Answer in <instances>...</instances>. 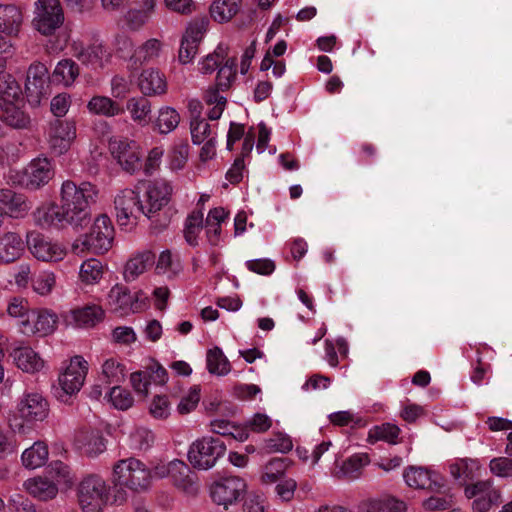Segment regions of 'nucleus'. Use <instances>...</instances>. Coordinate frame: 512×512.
<instances>
[{"label": "nucleus", "instance_id": "nucleus-58", "mask_svg": "<svg viewBox=\"0 0 512 512\" xmlns=\"http://www.w3.org/2000/svg\"><path fill=\"white\" fill-rule=\"evenodd\" d=\"M490 470L499 477H512V459L507 457H498L490 461Z\"/></svg>", "mask_w": 512, "mask_h": 512}, {"label": "nucleus", "instance_id": "nucleus-14", "mask_svg": "<svg viewBox=\"0 0 512 512\" xmlns=\"http://www.w3.org/2000/svg\"><path fill=\"white\" fill-rule=\"evenodd\" d=\"M246 488L247 485L242 478L238 476L224 477L211 486V497L216 504L223 505L227 509L229 505L243 498Z\"/></svg>", "mask_w": 512, "mask_h": 512}, {"label": "nucleus", "instance_id": "nucleus-39", "mask_svg": "<svg viewBox=\"0 0 512 512\" xmlns=\"http://www.w3.org/2000/svg\"><path fill=\"white\" fill-rule=\"evenodd\" d=\"M406 504L394 498L370 499L363 501L359 512H405Z\"/></svg>", "mask_w": 512, "mask_h": 512}, {"label": "nucleus", "instance_id": "nucleus-38", "mask_svg": "<svg viewBox=\"0 0 512 512\" xmlns=\"http://www.w3.org/2000/svg\"><path fill=\"white\" fill-rule=\"evenodd\" d=\"M76 442L88 456H97L106 449L104 438L94 431H80L76 436Z\"/></svg>", "mask_w": 512, "mask_h": 512}, {"label": "nucleus", "instance_id": "nucleus-4", "mask_svg": "<svg viewBox=\"0 0 512 512\" xmlns=\"http://www.w3.org/2000/svg\"><path fill=\"white\" fill-rule=\"evenodd\" d=\"M55 176L52 159L38 156L22 169H11L7 175L10 184L30 191H37L46 186Z\"/></svg>", "mask_w": 512, "mask_h": 512}, {"label": "nucleus", "instance_id": "nucleus-57", "mask_svg": "<svg viewBox=\"0 0 512 512\" xmlns=\"http://www.w3.org/2000/svg\"><path fill=\"white\" fill-rule=\"evenodd\" d=\"M71 106V96L68 93H60L54 96L50 103V109L54 116L64 117Z\"/></svg>", "mask_w": 512, "mask_h": 512}, {"label": "nucleus", "instance_id": "nucleus-50", "mask_svg": "<svg viewBox=\"0 0 512 512\" xmlns=\"http://www.w3.org/2000/svg\"><path fill=\"white\" fill-rule=\"evenodd\" d=\"M207 368L211 374L223 376L231 371V364L225 354H207Z\"/></svg>", "mask_w": 512, "mask_h": 512}, {"label": "nucleus", "instance_id": "nucleus-46", "mask_svg": "<svg viewBox=\"0 0 512 512\" xmlns=\"http://www.w3.org/2000/svg\"><path fill=\"white\" fill-rule=\"evenodd\" d=\"M162 42L156 38H151L145 41L135 51V62L145 63L150 62L160 56L162 51Z\"/></svg>", "mask_w": 512, "mask_h": 512}, {"label": "nucleus", "instance_id": "nucleus-15", "mask_svg": "<svg viewBox=\"0 0 512 512\" xmlns=\"http://www.w3.org/2000/svg\"><path fill=\"white\" fill-rule=\"evenodd\" d=\"M27 245L31 254L37 260L43 262H60L68 254V249L64 244L48 239L40 234H29Z\"/></svg>", "mask_w": 512, "mask_h": 512}, {"label": "nucleus", "instance_id": "nucleus-55", "mask_svg": "<svg viewBox=\"0 0 512 512\" xmlns=\"http://www.w3.org/2000/svg\"><path fill=\"white\" fill-rule=\"evenodd\" d=\"M31 312L29 309V305L26 299L21 297H14L10 299L7 305V313L9 316L16 318L19 320H24L28 317V314Z\"/></svg>", "mask_w": 512, "mask_h": 512}, {"label": "nucleus", "instance_id": "nucleus-9", "mask_svg": "<svg viewBox=\"0 0 512 512\" xmlns=\"http://www.w3.org/2000/svg\"><path fill=\"white\" fill-rule=\"evenodd\" d=\"M33 15L34 29L45 36L54 34L65 21L60 0H36Z\"/></svg>", "mask_w": 512, "mask_h": 512}, {"label": "nucleus", "instance_id": "nucleus-25", "mask_svg": "<svg viewBox=\"0 0 512 512\" xmlns=\"http://www.w3.org/2000/svg\"><path fill=\"white\" fill-rule=\"evenodd\" d=\"M155 256L150 250L134 253L126 262L123 278L126 282H133L144 274L154 263Z\"/></svg>", "mask_w": 512, "mask_h": 512}, {"label": "nucleus", "instance_id": "nucleus-10", "mask_svg": "<svg viewBox=\"0 0 512 512\" xmlns=\"http://www.w3.org/2000/svg\"><path fill=\"white\" fill-rule=\"evenodd\" d=\"M78 498L83 512H102L109 499V487L100 476L89 475L79 484Z\"/></svg>", "mask_w": 512, "mask_h": 512}, {"label": "nucleus", "instance_id": "nucleus-18", "mask_svg": "<svg viewBox=\"0 0 512 512\" xmlns=\"http://www.w3.org/2000/svg\"><path fill=\"white\" fill-rule=\"evenodd\" d=\"M171 480L173 485L188 497L198 495L200 490L198 476L183 461L178 459L172 461Z\"/></svg>", "mask_w": 512, "mask_h": 512}, {"label": "nucleus", "instance_id": "nucleus-13", "mask_svg": "<svg viewBox=\"0 0 512 512\" xmlns=\"http://www.w3.org/2000/svg\"><path fill=\"white\" fill-rule=\"evenodd\" d=\"M77 138L76 123L72 120H56L46 132L49 150L57 156L66 154Z\"/></svg>", "mask_w": 512, "mask_h": 512}, {"label": "nucleus", "instance_id": "nucleus-47", "mask_svg": "<svg viewBox=\"0 0 512 512\" xmlns=\"http://www.w3.org/2000/svg\"><path fill=\"white\" fill-rule=\"evenodd\" d=\"M56 285V274L50 270L41 271L32 280V288L41 296L49 295Z\"/></svg>", "mask_w": 512, "mask_h": 512}, {"label": "nucleus", "instance_id": "nucleus-43", "mask_svg": "<svg viewBox=\"0 0 512 512\" xmlns=\"http://www.w3.org/2000/svg\"><path fill=\"white\" fill-rule=\"evenodd\" d=\"M180 122V115L170 106L161 107L155 120V129L160 134H169L174 131Z\"/></svg>", "mask_w": 512, "mask_h": 512}, {"label": "nucleus", "instance_id": "nucleus-60", "mask_svg": "<svg viewBox=\"0 0 512 512\" xmlns=\"http://www.w3.org/2000/svg\"><path fill=\"white\" fill-rule=\"evenodd\" d=\"M200 400V389L193 387L190 389L187 396L183 397L178 404V412L180 414H187L195 409Z\"/></svg>", "mask_w": 512, "mask_h": 512}, {"label": "nucleus", "instance_id": "nucleus-61", "mask_svg": "<svg viewBox=\"0 0 512 512\" xmlns=\"http://www.w3.org/2000/svg\"><path fill=\"white\" fill-rule=\"evenodd\" d=\"M297 488L296 480L283 477L276 485L275 491L283 501H290L294 497Z\"/></svg>", "mask_w": 512, "mask_h": 512}, {"label": "nucleus", "instance_id": "nucleus-30", "mask_svg": "<svg viewBox=\"0 0 512 512\" xmlns=\"http://www.w3.org/2000/svg\"><path fill=\"white\" fill-rule=\"evenodd\" d=\"M228 218V213L222 207H216L208 212L205 222V233L207 241L212 246L221 242L222 223Z\"/></svg>", "mask_w": 512, "mask_h": 512}, {"label": "nucleus", "instance_id": "nucleus-6", "mask_svg": "<svg viewBox=\"0 0 512 512\" xmlns=\"http://www.w3.org/2000/svg\"><path fill=\"white\" fill-rule=\"evenodd\" d=\"M138 184L119 190L114 197V212L118 225L121 228L135 227L140 218L144 216Z\"/></svg>", "mask_w": 512, "mask_h": 512}, {"label": "nucleus", "instance_id": "nucleus-40", "mask_svg": "<svg viewBox=\"0 0 512 512\" xmlns=\"http://www.w3.org/2000/svg\"><path fill=\"white\" fill-rule=\"evenodd\" d=\"M48 454L47 445L42 441H37L22 453V463L30 469L41 467L46 463Z\"/></svg>", "mask_w": 512, "mask_h": 512}, {"label": "nucleus", "instance_id": "nucleus-45", "mask_svg": "<svg viewBox=\"0 0 512 512\" xmlns=\"http://www.w3.org/2000/svg\"><path fill=\"white\" fill-rule=\"evenodd\" d=\"M16 366L25 373L35 374L43 370L45 360L39 354H10Z\"/></svg>", "mask_w": 512, "mask_h": 512}, {"label": "nucleus", "instance_id": "nucleus-36", "mask_svg": "<svg viewBox=\"0 0 512 512\" xmlns=\"http://www.w3.org/2000/svg\"><path fill=\"white\" fill-rule=\"evenodd\" d=\"M242 0H214L210 16L218 23L229 22L240 10Z\"/></svg>", "mask_w": 512, "mask_h": 512}, {"label": "nucleus", "instance_id": "nucleus-49", "mask_svg": "<svg viewBox=\"0 0 512 512\" xmlns=\"http://www.w3.org/2000/svg\"><path fill=\"white\" fill-rule=\"evenodd\" d=\"M208 28L209 20L206 17L195 19L189 23L182 38L198 45L204 38Z\"/></svg>", "mask_w": 512, "mask_h": 512}, {"label": "nucleus", "instance_id": "nucleus-8", "mask_svg": "<svg viewBox=\"0 0 512 512\" xmlns=\"http://www.w3.org/2000/svg\"><path fill=\"white\" fill-rule=\"evenodd\" d=\"M144 217L152 219L168 206L173 195V186L165 180L138 183Z\"/></svg>", "mask_w": 512, "mask_h": 512}, {"label": "nucleus", "instance_id": "nucleus-29", "mask_svg": "<svg viewBox=\"0 0 512 512\" xmlns=\"http://www.w3.org/2000/svg\"><path fill=\"white\" fill-rule=\"evenodd\" d=\"M106 305L111 311L121 316L130 315L131 306L129 289L119 283L113 285L107 294Z\"/></svg>", "mask_w": 512, "mask_h": 512}, {"label": "nucleus", "instance_id": "nucleus-32", "mask_svg": "<svg viewBox=\"0 0 512 512\" xmlns=\"http://www.w3.org/2000/svg\"><path fill=\"white\" fill-rule=\"evenodd\" d=\"M90 114L103 117H115L121 114V106L112 98L104 95H95L87 103Z\"/></svg>", "mask_w": 512, "mask_h": 512}, {"label": "nucleus", "instance_id": "nucleus-21", "mask_svg": "<svg viewBox=\"0 0 512 512\" xmlns=\"http://www.w3.org/2000/svg\"><path fill=\"white\" fill-rule=\"evenodd\" d=\"M103 318L104 310L100 306L92 304L71 310L65 316V321L77 328H92Z\"/></svg>", "mask_w": 512, "mask_h": 512}, {"label": "nucleus", "instance_id": "nucleus-17", "mask_svg": "<svg viewBox=\"0 0 512 512\" xmlns=\"http://www.w3.org/2000/svg\"><path fill=\"white\" fill-rule=\"evenodd\" d=\"M88 372V362L81 355H74L69 365L59 376V385L67 395H73L82 388Z\"/></svg>", "mask_w": 512, "mask_h": 512}, {"label": "nucleus", "instance_id": "nucleus-20", "mask_svg": "<svg viewBox=\"0 0 512 512\" xmlns=\"http://www.w3.org/2000/svg\"><path fill=\"white\" fill-rule=\"evenodd\" d=\"M30 209L24 195L10 189H0V215L10 218H22Z\"/></svg>", "mask_w": 512, "mask_h": 512}, {"label": "nucleus", "instance_id": "nucleus-48", "mask_svg": "<svg viewBox=\"0 0 512 512\" xmlns=\"http://www.w3.org/2000/svg\"><path fill=\"white\" fill-rule=\"evenodd\" d=\"M400 434V428L391 423H384L381 426H376L369 433V441L383 440L389 444H396L398 436Z\"/></svg>", "mask_w": 512, "mask_h": 512}, {"label": "nucleus", "instance_id": "nucleus-11", "mask_svg": "<svg viewBox=\"0 0 512 512\" xmlns=\"http://www.w3.org/2000/svg\"><path fill=\"white\" fill-rule=\"evenodd\" d=\"M226 445L218 437H203L192 443L188 451L190 464L197 469L207 470L224 455Z\"/></svg>", "mask_w": 512, "mask_h": 512}, {"label": "nucleus", "instance_id": "nucleus-27", "mask_svg": "<svg viewBox=\"0 0 512 512\" xmlns=\"http://www.w3.org/2000/svg\"><path fill=\"white\" fill-rule=\"evenodd\" d=\"M138 87L146 96L162 95L167 91V81L159 70L149 68L141 72L138 78Z\"/></svg>", "mask_w": 512, "mask_h": 512}, {"label": "nucleus", "instance_id": "nucleus-19", "mask_svg": "<svg viewBox=\"0 0 512 512\" xmlns=\"http://www.w3.org/2000/svg\"><path fill=\"white\" fill-rule=\"evenodd\" d=\"M72 52L83 65L95 69L102 68L109 57V53L99 42L92 43L85 47L81 42L74 41L72 44Z\"/></svg>", "mask_w": 512, "mask_h": 512}, {"label": "nucleus", "instance_id": "nucleus-42", "mask_svg": "<svg viewBox=\"0 0 512 512\" xmlns=\"http://www.w3.org/2000/svg\"><path fill=\"white\" fill-rule=\"evenodd\" d=\"M155 270L157 274L165 275L168 278L176 276L182 270L179 256L170 250H163L159 254Z\"/></svg>", "mask_w": 512, "mask_h": 512}, {"label": "nucleus", "instance_id": "nucleus-44", "mask_svg": "<svg viewBox=\"0 0 512 512\" xmlns=\"http://www.w3.org/2000/svg\"><path fill=\"white\" fill-rule=\"evenodd\" d=\"M189 157V145L185 141H181L172 146L169 151L167 165L172 172L182 170Z\"/></svg>", "mask_w": 512, "mask_h": 512}, {"label": "nucleus", "instance_id": "nucleus-37", "mask_svg": "<svg viewBox=\"0 0 512 512\" xmlns=\"http://www.w3.org/2000/svg\"><path fill=\"white\" fill-rule=\"evenodd\" d=\"M25 487L31 495L42 501L53 499L58 493L56 484L42 477L27 480Z\"/></svg>", "mask_w": 512, "mask_h": 512}, {"label": "nucleus", "instance_id": "nucleus-51", "mask_svg": "<svg viewBox=\"0 0 512 512\" xmlns=\"http://www.w3.org/2000/svg\"><path fill=\"white\" fill-rule=\"evenodd\" d=\"M368 462L369 459L366 454L354 455L344 461L340 471L348 478H357L360 475L362 467Z\"/></svg>", "mask_w": 512, "mask_h": 512}, {"label": "nucleus", "instance_id": "nucleus-64", "mask_svg": "<svg viewBox=\"0 0 512 512\" xmlns=\"http://www.w3.org/2000/svg\"><path fill=\"white\" fill-rule=\"evenodd\" d=\"M198 52V45L182 38L179 49V61L182 64H188L193 61Z\"/></svg>", "mask_w": 512, "mask_h": 512}, {"label": "nucleus", "instance_id": "nucleus-7", "mask_svg": "<svg viewBox=\"0 0 512 512\" xmlns=\"http://www.w3.org/2000/svg\"><path fill=\"white\" fill-rule=\"evenodd\" d=\"M116 483L135 492L148 489L152 474L150 469L139 459L119 460L113 468Z\"/></svg>", "mask_w": 512, "mask_h": 512}, {"label": "nucleus", "instance_id": "nucleus-22", "mask_svg": "<svg viewBox=\"0 0 512 512\" xmlns=\"http://www.w3.org/2000/svg\"><path fill=\"white\" fill-rule=\"evenodd\" d=\"M21 417L27 421H43L49 414V403L39 393H29L19 403Z\"/></svg>", "mask_w": 512, "mask_h": 512}, {"label": "nucleus", "instance_id": "nucleus-33", "mask_svg": "<svg viewBox=\"0 0 512 512\" xmlns=\"http://www.w3.org/2000/svg\"><path fill=\"white\" fill-rule=\"evenodd\" d=\"M79 76V66L71 59L59 61L52 73V81L64 87H71Z\"/></svg>", "mask_w": 512, "mask_h": 512}, {"label": "nucleus", "instance_id": "nucleus-62", "mask_svg": "<svg viewBox=\"0 0 512 512\" xmlns=\"http://www.w3.org/2000/svg\"><path fill=\"white\" fill-rule=\"evenodd\" d=\"M130 306L131 314L147 310L150 306L149 295L143 290H138L133 294L130 293Z\"/></svg>", "mask_w": 512, "mask_h": 512}, {"label": "nucleus", "instance_id": "nucleus-52", "mask_svg": "<svg viewBox=\"0 0 512 512\" xmlns=\"http://www.w3.org/2000/svg\"><path fill=\"white\" fill-rule=\"evenodd\" d=\"M191 137L195 145H200L209 138H213L210 124L204 119L194 118L191 121Z\"/></svg>", "mask_w": 512, "mask_h": 512}, {"label": "nucleus", "instance_id": "nucleus-5", "mask_svg": "<svg viewBox=\"0 0 512 512\" xmlns=\"http://www.w3.org/2000/svg\"><path fill=\"white\" fill-rule=\"evenodd\" d=\"M236 66L235 58L226 59L224 65L218 69L215 86L208 88L205 93L204 101L209 107L207 115L210 120H218L226 108L227 98L222 92L229 90L234 83L237 76Z\"/></svg>", "mask_w": 512, "mask_h": 512}, {"label": "nucleus", "instance_id": "nucleus-34", "mask_svg": "<svg viewBox=\"0 0 512 512\" xmlns=\"http://www.w3.org/2000/svg\"><path fill=\"white\" fill-rule=\"evenodd\" d=\"M131 119L140 126H146L151 120V103L144 97H131L126 102Z\"/></svg>", "mask_w": 512, "mask_h": 512}, {"label": "nucleus", "instance_id": "nucleus-28", "mask_svg": "<svg viewBox=\"0 0 512 512\" xmlns=\"http://www.w3.org/2000/svg\"><path fill=\"white\" fill-rule=\"evenodd\" d=\"M155 8L149 3L148 5L140 4V7L129 8L121 16L123 28L131 32L140 31L151 19Z\"/></svg>", "mask_w": 512, "mask_h": 512}, {"label": "nucleus", "instance_id": "nucleus-12", "mask_svg": "<svg viewBox=\"0 0 512 512\" xmlns=\"http://www.w3.org/2000/svg\"><path fill=\"white\" fill-rule=\"evenodd\" d=\"M108 149L124 171L133 174L140 169L142 153L136 141L126 137H113L109 140Z\"/></svg>", "mask_w": 512, "mask_h": 512}, {"label": "nucleus", "instance_id": "nucleus-26", "mask_svg": "<svg viewBox=\"0 0 512 512\" xmlns=\"http://www.w3.org/2000/svg\"><path fill=\"white\" fill-rule=\"evenodd\" d=\"M25 251V244L20 234L5 232L0 236V263L18 260Z\"/></svg>", "mask_w": 512, "mask_h": 512}, {"label": "nucleus", "instance_id": "nucleus-1", "mask_svg": "<svg viewBox=\"0 0 512 512\" xmlns=\"http://www.w3.org/2000/svg\"><path fill=\"white\" fill-rule=\"evenodd\" d=\"M98 193L97 187L90 182L76 185L66 180L60 189V205H42L34 213L35 221L43 228L70 226L81 230L90 223V206L96 203Z\"/></svg>", "mask_w": 512, "mask_h": 512}, {"label": "nucleus", "instance_id": "nucleus-23", "mask_svg": "<svg viewBox=\"0 0 512 512\" xmlns=\"http://www.w3.org/2000/svg\"><path fill=\"white\" fill-rule=\"evenodd\" d=\"M407 485L414 489L441 492L444 484L432 478V472L423 467H408L403 475Z\"/></svg>", "mask_w": 512, "mask_h": 512}, {"label": "nucleus", "instance_id": "nucleus-63", "mask_svg": "<svg viewBox=\"0 0 512 512\" xmlns=\"http://www.w3.org/2000/svg\"><path fill=\"white\" fill-rule=\"evenodd\" d=\"M247 268L261 275H269L275 270V264L270 259H255L246 262Z\"/></svg>", "mask_w": 512, "mask_h": 512}, {"label": "nucleus", "instance_id": "nucleus-2", "mask_svg": "<svg viewBox=\"0 0 512 512\" xmlns=\"http://www.w3.org/2000/svg\"><path fill=\"white\" fill-rule=\"evenodd\" d=\"M24 107L20 84L10 74L0 77V120L13 129H27L31 120Z\"/></svg>", "mask_w": 512, "mask_h": 512}, {"label": "nucleus", "instance_id": "nucleus-54", "mask_svg": "<svg viewBox=\"0 0 512 512\" xmlns=\"http://www.w3.org/2000/svg\"><path fill=\"white\" fill-rule=\"evenodd\" d=\"M109 399L114 407L120 410L130 408L134 401L131 393L120 386H114L110 389Z\"/></svg>", "mask_w": 512, "mask_h": 512}, {"label": "nucleus", "instance_id": "nucleus-24", "mask_svg": "<svg viewBox=\"0 0 512 512\" xmlns=\"http://www.w3.org/2000/svg\"><path fill=\"white\" fill-rule=\"evenodd\" d=\"M23 24V12L15 4H0V33L3 37H15Z\"/></svg>", "mask_w": 512, "mask_h": 512}, {"label": "nucleus", "instance_id": "nucleus-56", "mask_svg": "<svg viewBox=\"0 0 512 512\" xmlns=\"http://www.w3.org/2000/svg\"><path fill=\"white\" fill-rule=\"evenodd\" d=\"M450 474L463 486L472 478V471L468 469V463L465 459H460L449 466Z\"/></svg>", "mask_w": 512, "mask_h": 512}, {"label": "nucleus", "instance_id": "nucleus-53", "mask_svg": "<svg viewBox=\"0 0 512 512\" xmlns=\"http://www.w3.org/2000/svg\"><path fill=\"white\" fill-rule=\"evenodd\" d=\"M102 374L109 383H119L125 378V367L117 360L111 358L103 364Z\"/></svg>", "mask_w": 512, "mask_h": 512}, {"label": "nucleus", "instance_id": "nucleus-16", "mask_svg": "<svg viewBox=\"0 0 512 512\" xmlns=\"http://www.w3.org/2000/svg\"><path fill=\"white\" fill-rule=\"evenodd\" d=\"M58 315L48 309L31 310L28 317L18 322L23 334L48 336L52 334L58 325Z\"/></svg>", "mask_w": 512, "mask_h": 512}, {"label": "nucleus", "instance_id": "nucleus-59", "mask_svg": "<svg viewBox=\"0 0 512 512\" xmlns=\"http://www.w3.org/2000/svg\"><path fill=\"white\" fill-rule=\"evenodd\" d=\"M150 360L151 363L148 364L145 368V371H148L147 375L149 377L150 382H154L159 385L165 384L168 379V373L166 369L163 368L156 360Z\"/></svg>", "mask_w": 512, "mask_h": 512}, {"label": "nucleus", "instance_id": "nucleus-41", "mask_svg": "<svg viewBox=\"0 0 512 512\" xmlns=\"http://www.w3.org/2000/svg\"><path fill=\"white\" fill-rule=\"evenodd\" d=\"M204 215L201 210L193 211L186 219L184 226V237L190 246L199 245L200 236L203 231Z\"/></svg>", "mask_w": 512, "mask_h": 512}, {"label": "nucleus", "instance_id": "nucleus-31", "mask_svg": "<svg viewBox=\"0 0 512 512\" xmlns=\"http://www.w3.org/2000/svg\"><path fill=\"white\" fill-rule=\"evenodd\" d=\"M105 266L96 258L84 260L78 271L79 282L84 286H94L103 278Z\"/></svg>", "mask_w": 512, "mask_h": 512}, {"label": "nucleus", "instance_id": "nucleus-35", "mask_svg": "<svg viewBox=\"0 0 512 512\" xmlns=\"http://www.w3.org/2000/svg\"><path fill=\"white\" fill-rule=\"evenodd\" d=\"M48 81V70L41 63L32 64L27 72L26 89L37 97L44 93Z\"/></svg>", "mask_w": 512, "mask_h": 512}, {"label": "nucleus", "instance_id": "nucleus-3", "mask_svg": "<svg viewBox=\"0 0 512 512\" xmlns=\"http://www.w3.org/2000/svg\"><path fill=\"white\" fill-rule=\"evenodd\" d=\"M115 228L112 220L106 214H99L93 220L88 233L80 235L71 244V250L76 255L92 253L102 255L107 253L114 244Z\"/></svg>", "mask_w": 512, "mask_h": 512}]
</instances>
